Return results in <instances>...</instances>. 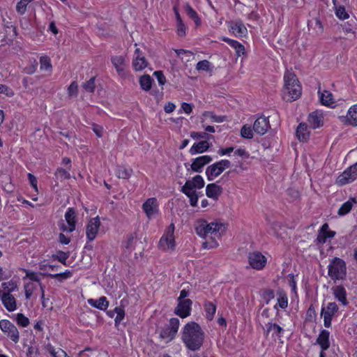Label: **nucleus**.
Returning <instances> with one entry per match:
<instances>
[{
	"label": "nucleus",
	"instance_id": "obj_55",
	"mask_svg": "<svg viewBox=\"0 0 357 357\" xmlns=\"http://www.w3.org/2000/svg\"><path fill=\"white\" fill-rule=\"evenodd\" d=\"M180 325L179 319L178 318H172L169 320V324L167 326L174 333H177Z\"/></svg>",
	"mask_w": 357,
	"mask_h": 357
},
{
	"label": "nucleus",
	"instance_id": "obj_64",
	"mask_svg": "<svg viewBox=\"0 0 357 357\" xmlns=\"http://www.w3.org/2000/svg\"><path fill=\"white\" fill-rule=\"evenodd\" d=\"M92 129L98 137H101L102 136V132H103L102 126L96 124V123H93L92 125Z\"/></svg>",
	"mask_w": 357,
	"mask_h": 357
},
{
	"label": "nucleus",
	"instance_id": "obj_58",
	"mask_svg": "<svg viewBox=\"0 0 357 357\" xmlns=\"http://www.w3.org/2000/svg\"><path fill=\"white\" fill-rule=\"evenodd\" d=\"M55 176L57 178H60L61 179H68L70 178L68 172L63 168H58L55 173Z\"/></svg>",
	"mask_w": 357,
	"mask_h": 357
},
{
	"label": "nucleus",
	"instance_id": "obj_25",
	"mask_svg": "<svg viewBox=\"0 0 357 357\" xmlns=\"http://www.w3.org/2000/svg\"><path fill=\"white\" fill-rule=\"evenodd\" d=\"M185 11L187 15L193 20L195 27H199L202 25V20L197 11L187 3L185 6Z\"/></svg>",
	"mask_w": 357,
	"mask_h": 357
},
{
	"label": "nucleus",
	"instance_id": "obj_32",
	"mask_svg": "<svg viewBox=\"0 0 357 357\" xmlns=\"http://www.w3.org/2000/svg\"><path fill=\"white\" fill-rule=\"evenodd\" d=\"M356 203H357V200L355 197L349 198V199L347 202H344L340 206V208H339V210L337 211V214L340 216H343V215H347V213H349L351 211L354 204H356Z\"/></svg>",
	"mask_w": 357,
	"mask_h": 357
},
{
	"label": "nucleus",
	"instance_id": "obj_4",
	"mask_svg": "<svg viewBox=\"0 0 357 357\" xmlns=\"http://www.w3.org/2000/svg\"><path fill=\"white\" fill-rule=\"evenodd\" d=\"M328 275L335 280L342 279L346 275L345 262L338 257H335L328 266Z\"/></svg>",
	"mask_w": 357,
	"mask_h": 357
},
{
	"label": "nucleus",
	"instance_id": "obj_36",
	"mask_svg": "<svg viewBox=\"0 0 357 357\" xmlns=\"http://www.w3.org/2000/svg\"><path fill=\"white\" fill-rule=\"evenodd\" d=\"M132 169L124 166H118L116 169V175L119 178L128 179L132 175Z\"/></svg>",
	"mask_w": 357,
	"mask_h": 357
},
{
	"label": "nucleus",
	"instance_id": "obj_52",
	"mask_svg": "<svg viewBox=\"0 0 357 357\" xmlns=\"http://www.w3.org/2000/svg\"><path fill=\"white\" fill-rule=\"evenodd\" d=\"M16 321L18 325L22 327H26L29 324V319L22 313H18L17 314Z\"/></svg>",
	"mask_w": 357,
	"mask_h": 357
},
{
	"label": "nucleus",
	"instance_id": "obj_26",
	"mask_svg": "<svg viewBox=\"0 0 357 357\" xmlns=\"http://www.w3.org/2000/svg\"><path fill=\"white\" fill-rule=\"evenodd\" d=\"M222 193V188L215 183L208 184L206 188V195L208 197L217 199Z\"/></svg>",
	"mask_w": 357,
	"mask_h": 357
},
{
	"label": "nucleus",
	"instance_id": "obj_17",
	"mask_svg": "<svg viewBox=\"0 0 357 357\" xmlns=\"http://www.w3.org/2000/svg\"><path fill=\"white\" fill-rule=\"evenodd\" d=\"M0 299L8 311L13 312L16 310V299L11 294H4L3 291L0 289Z\"/></svg>",
	"mask_w": 357,
	"mask_h": 357
},
{
	"label": "nucleus",
	"instance_id": "obj_37",
	"mask_svg": "<svg viewBox=\"0 0 357 357\" xmlns=\"http://www.w3.org/2000/svg\"><path fill=\"white\" fill-rule=\"evenodd\" d=\"M153 79H151V76L149 75H144L140 77L139 78V84L141 88L148 91L151 89L152 86Z\"/></svg>",
	"mask_w": 357,
	"mask_h": 357
},
{
	"label": "nucleus",
	"instance_id": "obj_39",
	"mask_svg": "<svg viewBox=\"0 0 357 357\" xmlns=\"http://www.w3.org/2000/svg\"><path fill=\"white\" fill-rule=\"evenodd\" d=\"M34 0H20L16 4V11L20 15L26 13L28 5Z\"/></svg>",
	"mask_w": 357,
	"mask_h": 357
},
{
	"label": "nucleus",
	"instance_id": "obj_18",
	"mask_svg": "<svg viewBox=\"0 0 357 357\" xmlns=\"http://www.w3.org/2000/svg\"><path fill=\"white\" fill-rule=\"evenodd\" d=\"M65 218L68 226L63 225V231L71 232L75 229L76 213L73 208H69L65 214Z\"/></svg>",
	"mask_w": 357,
	"mask_h": 357
},
{
	"label": "nucleus",
	"instance_id": "obj_44",
	"mask_svg": "<svg viewBox=\"0 0 357 357\" xmlns=\"http://www.w3.org/2000/svg\"><path fill=\"white\" fill-rule=\"evenodd\" d=\"M204 309L206 311V318L208 320H212L216 310L215 305L211 302H208L204 305Z\"/></svg>",
	"mask_w": 357,
	"mask_h": 357
},
{
	"label": "nucleus",
	"instance_id": "obj_12",
	"mask_svg": "<svg viewBox=\"0 0 357 357\" xmlns=\"http://www.w3.org/2000/svg\"><path fill=\"white\" fill-rule=\"evenodd\" d=\"M148 61L139 48H136L132 59V67L135 71H141L147 67Z\"/></svg>",
	"mask_w": 357,
	"mask_h": 357
},
{
	"label": "nucleus",
	"instance_id": "obj_59",
	"mask_svg": "<svg viewBox=\"0 0 357 357\" xmlns=\"http://www.w3.org/2000/svg\"><path fill=\"white\" fill-rule=\"evenodd\" d=\"M135 241L136 237L133 234L129 236V237L128 238V241L125 244L126 249L128 250L129 252L132 251L134 249V244Z\"/></svg>",
	"mask_w": 357,
	"mask_h": 357
},
{
	"label": "nucleus",
	"instance_id": "obj_51",
	"mask_svg": "<svg viewBox=\"0 0 357 357\" xmlns=\"http://www.w3.org/2000/svg\"><path fill=\"white\" fill-rule=\"evenodd\" d=\"M203 115L205 117L209 118L212 121L217 123H222L225 120V117L222 116H217L213 112H205Z\"/></svg>",
	"mask_w": 357,
	"mask_h": 357
},
{
	"label": "nucleus",
	"instance_id": "obj_15",
	"mask_svg": "<svg viewBox=\"0 0 357 357\" xmlns=\"http://www.w3.org/2000/svg\"><path fill=\"white\" fill-rule=\"evenodd\" d=\"M307 122L312 129L319 128L324 125V115L320 110H315L309 114Z\"/></svg>",
	"mask_w": 357,
	"mask_h": 357
},
{
	"label": "nucleus",
	"instance_id": "obj_35",
	"mask_svg": "<svg viewBox=\"0 0 357 357\" xmlns=\"http://www.w3.org/2000/svg\"><path fill=\"white\" fill-rule=\"evenodd\" d=\"M181 191L190 199V205L192 206H196L198 201V196L196 191L192 188H185L184 185L182 187Z\"/></svg>",
	"mask_w": 357,
	"mask_h": 357
},
{
	"label": "nucleus",
	"instance_id": "obj_14",
	"mask_svg": "<svg viewBox=\"0 0 357 357\" xmlns=\"http://www.w3.org/2000/svg\"><path fill=\"white\" fill-rule=\"evenodd\" d=\"M100 226V221L98 216L91 218L89 221L86 229V235L89 241H91L95 239L99 230Z\"/></svg>",
	"mask_w": 357,
	"mask_h": 357
},
{
	"label": "nucleus",
	"instance_id": "obj_11",
	"mask_svg": "<svg viewBox=\"0 0 357 357\" xmlns=\"http://www.w3.org/2000/svg\"><path fill=\"white\" fill-rule=\"evenodd\" d=\"M248 262L252 268L261 270L266 264V258L259 252H253L248 255Z\"/></svg>",
	"mask_w": 357,
	"mask_h": 357
},
{
	"label": "nucleus",
	"instance_id": "obj_57",
	"mask_svg": "<svg viewBox=\"0 0 357 357\" xmlns=\"http://www.w3.org/2000/svg\"><path fill=\"white\" fill-rule=\"evenodd\" d=\"M0 93H3L9 98L13 97L15 95V92L11 88L1 84H0Z\"/></svg>",
	"mask_w": 357,
	"mask_h": 357
},
{
	"label": "nucleus",
	"instance_id": "obj_21",
	"mask_svg": "<svg viewBox=\"0 0 357 357\" xmlns=\"http://www.w3.org/2000/svg\"><path fill=\"white\" fill-rule=\"evenodd\" d=\"M142 208L150 219L158 213V203L155 198L148 199L142 205Z\"/></svg>",
	"mask_w": 357,
	"mask_h": 357
},
{
	"label": "nucleus",
	"instance_id": "obj_54",
	"mask_svg": "<svg viewBox=\"0 0 357 357\" xmlns=\"http://www.w3.org/2000/svg\"><path fill=\"white\" fill-rule=\"evenodd\" d=\"M176 33L178 36L184 37L186 35L187 28L183 20L176 22Z\"/></svg>",
	"mask_w": 357,
	"mask_h": 357
},
{
	"label": "nucleus",
	"instance_id": "obj_38",
	"mask_svg": "<svg viewBox=\"0 0 357 357\" xmlns=\"http://www.w3.org/2000/svg\"><path fill=\"white\" fill-rule=\"evenodd\" d=\"M278 296V305L282 309H286L288 306V298L285 291L283 290H279L277 292Z\"/></svg>",
	"mask_w": 357,
	"mask_h": 357
},
{
	"label": "nucleus",
	"instance_id": "obj_41",
	"mask_svg": "<svg viewBox=\"0 0 357 357\" xmlns=\"http://www.w3.org/2000/svg\"><path fill=\"white\" fill-rule=\"evenodd\" d=\"M46 349L53 357H68L67 354L60 348L55 349L51 344H47Z\"/></svg>",
	"mask_w": 357,
	"mask_h": 357
},
{
	"label": "nucleus",
	"instance_id": "obj_29",
	"mask_svg": "<svg viewBox=\"0 0 357 357\" xmlns=\"http://www.w3.org/2000/svg\"><path fill=\"white\" fill-rule=\"evenodd\" d=\"M209 147V143L206 140L199 141L195 143L190 148V152L191 154L202 153L207 151Z\"/></svg>",
	"mask_w": 357,
	"mask_h": 357
},
{
	"label": "nucleus",
	"instance_id": "obj_23",
	"mask_svg": "<svg viewBox=\"0 0 357 357\" xmlns=\"http://www.w3.org/2000/svg\"><path fill=\"white\" fill-rule=\"evenodd\" d=\"M344 119V121L343 122L344 124L354 127L357 126V103L349 108L347 116Z\"/></svg>",
	"mask_w": 357,
	"mask_h": 357
},
{
	"label": "nucleus",
	"instance_id": "obj_43",
	"mask_svg": "<svg viewBox=\"0 0 357 357\" xmlns=\"http://www.w3.org/2000/svg\"><path fill=\"white\" fill-rule=\"evenodd\" d=\"M40 68L41 70H50V71L52 70V65L51 59L48 56H47V55L42 56L40 58Z\"/></svg>",
	"mask_w": 357,
	"mask_h": 357
},
{
	"label": "nucleus",
	"instance_id": "obj_56",
	"mask_svg": "<svg viewBox=\"0 0 357 357\" xmlns=\"http://www.w3.org/2000/svg\"><path fill=\"white\" fill-rule=\"evenodd\" d=\"M77 93L78 84L76 81H73L68 88V94L69 96H77Z\"/></svg>",
	"mask_w": 357,
	"mask_h": 357
},
{
	"label": "nucleus",
	"instance_id": "obj_22",
	"mask_svg": "<svg viewBox=\"0 0 357 357\" xmlns=\"http://www.w3.org/2000/svg\"><path fill=\"white\" fill-rule=\"evenodd\" d=\"M222 41L225 42L228 44L231 47H232L235 52L236 55L239 57L241 56H244L246 54V51L244 45L241 44L240 42L231 39L229 38L225 37L222 38Z\"/></svg>",
	"mask_w": 357,
	"mask_h": 357
},
{
	"label": "nucleus",
	"instance_id": "obj_28",
	"mask_svg": "<svg viewBox=\"0 0 357 357\" xmlns=\"http://www.w3.org/2000/svg\"><path fill=\"white\" fill-rule=\"evenodd\" d=\"M296 134L301 142H306L310 137L307 125L305 123H301L296 129Z\"/></svg>",
	"mask_w": 357,
	"mask_h": 357
},
{
	"label": "nucleus",
	"instance_id": "obj_63",
	"mask_svg": "<svg viewBox=\"0 0 357 357\" xmlns=\"http://www.w3.org/2000/svg\"><path fill=\"white\" fill-rule=\"evenodd\" d=\"M69 257V254L68 252H64L62 251L59 252L58 255L56 256V259L59 261L66 265V261Z\"/></svg>",
	"mask_w": 357,
	"mask_h": 357
},
{
	"label": "nucleus",
	"instance_id": "obj_53",
	"mask_svg": "<svg viewBox=\"0 0 357 357\" xmlns=\"http://www.w3.org/2000/svg\"><path fill=\"white\" fill-rule=\"evenodd\" d=\"M114 312L116 314V317L114 319L115 324H118L125 317V311L123 307H116Z\"/></svg>",
	"mask_w": 357,
	"mask_h": 357
},
{
	"label": "nucleus",
	"instance_id": "obj_48",
	"mask_svg": "<svg viewBox=\"0 0 357 357\" xmlns=\"http://www.w3.org/2000/svg\"><path fill=\"white\" fill-rule=\"evenodd\" d=\"M335 15L336 17L341 20H344L349 18V15L346 11V9L344 6H339L335 9Z\"/></svg>",
	"mask_w": 357,
	"mask_h": 357
},
{
	"label": "nucleus",
	"instance_id": "obj_8",
	"mask_svg": "<svg viewBox=\"0 0 357 357\" xmlns=\"http://www.w3.org/2000/svg\"><path fill=\"white\" fill-rule=\"evenodd\" d=\"M0 328L14 342H18L20 340L19 332L16 326L13 323L6 319L1 320Z\"/></svg>",
	"mask_w": 357,
	"mask_h": 357
},
{
	"label": "nucleus",
	"instance_id": "obj_24",
	"mask_svg": "<svg viewBox=\"0 0 357 357\" xmlns=\"http://www.w3.org/2000/svg\"><path fill=\"white\" fill-rule=\"evenodd\" d=\"M329 336L328 331L324 329L320 331L316 340V343L319 345L322 350H327L330 347Z\"/></svg>",
	"mask_w": 357,
	"mask_h": 357
},
{
	"label": "nucleus",
	"instance_id": "obj_5",
	"mask_svg": "<svg viewBox=\"0 0 357 357\" xmlns=\"http://www.w3.org/2000/svg\"><path fill=\"white\" fill-rule=\"evenodd\" d=\"M174 225L171 224L166 229L165 234L159 241V248L162 250H174L175 247L174 241Z\"/></svg>",
	"mask_w": 357,
	"mask_h": 357
},
{
	"label": "nucleus",
	"instance_id": "obj_50",
	"mask_svg": "<svg viewBox=\"0 0 357 357\" xmlns=\"http://www.w3.org/2000/svg\"><path fill=\"white\" fill-rule=\"evenodd\" d=\"M253 128L250 126L244 125L241 129V135L242 137L245 139H252L253 137Z\"/></svg>",
	"mask_w": 357,
	"mask_h": 357
},
{
	"label": "nucleus",
	"instance_id": "obj_19",
	"mask_svg": "<svg viewBox=\"0 0 357 357\" xmlns=\"http://www.w3.org/2000/svg\"><path fill=\"white\" fill-rule=\"evenodd\" d=\"M269 127V121L264 116L258 117L253 123V130L260 135H264Z\"/></svg>",
	"mask_w": 357,
	"mask_h": 357
},
{
	"label": "nucleus",
	"instance_id": "obj_20",
	"mask_svg": "<svg viewBox=\"0 0 357 357\" xmlns=\"http://www.w3.org/2000/svg\"><path fill=\"white\" fill-rule=\"evenodd\" d=\"M317 93L321 105L331 108L334 107L335 100L333 95L331 91L328 90L321 91L319 87Z\"/></svg>",
	"mask_w": 357,
	"mask_h": 357
},
{
	"label": "nucleus",
	"instance_id": "obj_47",
	"mask_svg": "<svg viewBox=\"0 0 357 357\" xmlns=\"http://www.w3.org/2000/svg\"><path fill=\"white\" fill-rule=\"evenodd\" d=\"M96 77H92L82 84L83 89L89 93H93L96 89Z\"/></svg>",
	"mask_w": 357,
	"mask_h": 357
},
{
	"label": "nucleus",
	"instance_id": "obj_16",
	"mask_svg": "<svg viewBox=\"0 0 357 357\" xmlns=\"http://www.w3.org/2000/svg\"><path fill=\"white\" fill-rule=\"evenodd\" d=\"M111 61L118 75L122 78L127 77L128 72L125 69V57L123 56H113L111 58Z\"/></svg>",
	"mask_w": 357,
	"mask_h": 357
},
{
	"label": "nucleus",
	"instance_id": "obj_30",
	"mask_svg": "<svg viewBox=\"0 0 357 357\" xmlns=\"http://www.w3.org/2000/svg\"><path fill=\"white\" fill-rule=\"evenodd\" d=\"M204 179L199 175L195 176L192 180H188L184 185L185 188H192V190L195 188L201 189L204 187Z\"/></svg>",
	"mask_w": 357,
	"mask_h": 357
},
{
	"label": "nucleus",
	"instance_id": "obj_33",
	"mask_svg": "<svg viewBox=\"0 0 357 357\" xmlns=\"http://www.w3.org/2000/svg\"><path fill=\"white\" fill-rule=\"evenodd\" d=\"M210 161L211 158H195L190 167L194 172H200L203 167Z\"/></svg>",
	"mask_w": 357,
	"mask_h": 357
},
{
	"label": "nucleus",
	"instance_id": "obj_13",
	"mask_svg": "<svg viewBox=\"0 0 357 357\" xmlns=\"http://www.w3.org/2000/svg\"><path fill=\"white\" fill-rule=\"evenodd\" d=\"M177 301L178 305L174 310V313L183 319L190 316L192 301L190 299Z\"/></svg>",
	"mask_w": 357,
	"mask_h": 357
},
{
	"label": "nucleus",
	"instance_id": "obj_62",
	"mask_svg": "<svg viewBox=\"0 0 357 357\" xmlns=\"http://www.w3.org/2000/svg\"><path fill=\"white\" fill-rule=\"evenodd\" d=\"M274 291L271 289H266L263 293V298L266 301L267 304L274 298Z\"/></svg>",
	"mask_w": 357,
	"mask_h": 357
},
{
	"label": "nucleus",
	"instance_id": "obj_34",
	"mask_svg": "<svg viewBox=\"0 0 357 357\" xmlns=\"http://www.w3.org/2000/svg\"><path fill=\"white\" fill-rule=\"evenodd\" d=\"M266 332L267 333H271L272 336L280 338L282 336V333L284 332L282 328H281L279 325L273 323H268L266 324Z\"/></svg>",
	"mask_w": 357,
	"mask_h": 357
},
{
	"label": "nucleus",
	"instance_id": "obj_42",
	"mask_svg": "<svg viewBox=\"0 0 357 357\" xmlns=\"http://www.w3.org/2000/svg\"><path fill=\"white\" fill-rule=\"evenodd\" d=\"M329 229V226H328V223H324L321 226V227L320 228V229L319 231L317 237V241L319 243L324 244L326 243V239H327V238L326 236V234L327 229Z\"/></svg>",
	"mask_w": 357,
	"mask_h": 357
},
{
	"label": "nucleus",
	"instance_id": "obj_3",
	"mask_svg": "<svg viewBox=\"0 0 357 357\" xmlns=\"http://www.w3.org/2000/svg\"><path fill=\"white\" fill-rule=\"evenodd\" d=\"M284 89L287 91V101L298 99L302 94V87L296 75L293 72H287L284 75Z\"/></svg>",
	"mask_w": 357,
	"mask_h": 357
},
{
	"label": "nucleus",
	"instance_id": "obj_9",
	"mask_svg": "<svg viewBox=\"0 0 357 357\" xmlns=\"http://www.w3.org/2000/svg\"><path fill=\"white\" fill-rule=\"evenodd\" d=\"M337 310L338 307L334 302L328 303L326 307H322L321 315L324 317V324L326 328L331 326L332 319Z\"/></svg>",
	"mask_w": 357,
	"mask_h": 357
},
{
	"label": "nucleus",
	"instance_id": "obj_6",
	"mask_svg": "<svg viewBox=\"0 0 357 357\" xmlns=\"http://www.w3.org/2000/svg\"><path fill=\"white\" fill-rule=\"evenodd\" d=\"M229 165L230 162L228 160H222L208 166L206 171L208 179L210 181L213 180L215 177L218 176L224 170L227 169Z\"/></svg>",
	"mask_w": 357,
	"mask_h": 357
},
{
	"label": "nucleus",
	"instance_id": "obj_49",
	"mask_svg": "<svg viewBox=\"0 0 357 357\" xmlns=\"http://www.w3.org/2000/svg\"><path fill=\"white\" fill-rule=\"evenodd\" d=\"M38 66V63L37 60L36 59H33V60L30 61V63L25 67L24 71L28 75H32L36 71Z\"/></svg>",
	"mask_w": 357,
	"mask_h": 357
},
{
	"label": "nucleus",
	"instance_id": "obj_46",
	"mask_svg": "<svg viewBox=\"0 0 357 357\" xmlns=\"http://www.w3.org/2000/svg\"><path fill=\"white\" fill-rule=\"evenodd\" d=\"M1 287L3 288L1 290L4 294H11L17 289V284L11 280L7 282H3Z\"/></svg>",
	"mask_w": 357,
	"mask_h": 357
},
{
	"label": "nucleus",
	"instance_id": "obj_45",
	"mask_svg": "<svg viewBox=\"0 0 357 357\" xmlns=\"http://www.w3.org/2000/svg\"><path fill=\"white\" fill-rule=\"evenodd\" d=\"M176 335V333H173L171 329H169L168 327L162 329L160 333V337L162 339H164L166 340V342H169L172 340Z\"/></svg>",
	"mask_w": 357,
	"mask_h": 357
},
{
	"label": "nucleus",
	"instance_id": "obj_60",
	"mask_svg": "<svg viewBox=\"0 0 357 357\" xmlns=\"http://www.w3.org/2000/svg\"><path fill=\"white\" fill-rule=\"evenodd\" d=\"M153 75L155 77V78L157 79L158 82L160 86H163L166 83V77L164 75L162 71H161V70L155 71Z\"/></svg>",
	"mask_w": 357,
	"mask_h": 357
},
{
	"label": "nucleus",
	"instance_id": "obj_2",
	"mask_svg": "<svg viewBox=\"0 0 357 357\" xmlns=\"http://www.w3.org/2000/svg\"><path fill=\"white\" fill-rule=\"evenodd\" d=\"M181 340L188 349L197 351L204 343V332L198 324L190 321L183 327Z\"/></svg>",
	"mask_w": 357,
	"mask_h": 357
},
{
	"label": "nucleus",
	"instance_id": "obj_40",
	"mask_svg": "<svg viewBox=\"0 0 357 357\" xmlns=\"http://www.w3.org/2000/svg\"><path fill=\"white\" fill-rule=\"evenodd\" d=\"M213 68V64L208 60L199 61L196 65V70L198 71H211Z\"/></svg>",
	"mask_w": 357,
	"mask_h": 357
},
{
	"label": "nucleus",
	"instance_id": "obj_1",
	"mask_svg": "<svg viewBox=\"0 0 357 357\" xmlns=\"http://www.w3.org/2000/svg\"><path fill=\"white\" fill-rule=\"evenodd\" d=\"M195 230L198 236L206 240L202 243V248L211 249L218 246V240L225 234L226 227L220 222L208 223L204 219H198L195 222Z\"/></svg>",
	"mask_w": 357,
	"mask_h": 357
},
{
	"label": "nucleus",
	"instance_id": "obj_31",
	"mask_svg": "<svg viewBox=\"0 0 357 357\" xmlns=\"http://www.w3.org/2000/svg\"><path fill=\"white\" fill-rule=\"evenodd\" d=\"M88 303L91 306L101 310H105L109 305V302L107 301L105 296H101L99 299L97 300L90 298L88 300Z\"/></svg>",
	"mask_w": 357,
	"mask_h": 357
},
{
	"label": "nucleus",
	"instance_id": "obj_61",
	"mask_svg": "<svg viewBox=\"0 0 357 357\" xmlns=\"http://www.w3.org/2000/svg\"><path fill=\"white\" fill-rule=\"evenodd\" d=\"M24 271L26 273V278L30 279V280L32 282H37L40 283V279L36 273L27 270H24Z\"/></svg>",
	"mask_w": 357,
	"mask_h": 357
},
{
	"label": "nucleus",
	"instance_id": "obj_27",
	"mask_svg": "<svg viewBox=\"0 0 357 357\" xmlns=\"http://www.w3.org/2000/svg\"><path fill=\"white\" fill-rule=\"evenodd\" d=\"M333 290L335 298L341 302L343 305H347L348 304V301L347 300V292L344 287L341 285H338L333 287Z\"/></svg>",
	"mask_w": 357,
	"mask_h": 357
},
{
	"label": "nucleus",
	"instance_id": "obj_10",
	"mask_svg": "<svg viewBox=\"0 0 357 357\" xmlns=\"http://www.w3.org/2000/svg\"><path fill=\"white\" fill-rule=\"evenodd\" d=\"M228 28L229 31L236 37H246L248 35V29L240 19L229 22Z\"/></svg>",
	"mask_w": 357,
	"mask_h": 357
},
{
	"label": "nucleus",
	"instance_id": "obj_7",
	"mask_svg": "<svg viewBox=\"0 0 357 357\" xmlns=\"http://www.w3.org/2000/svg\"><path fill=\"white\" fill-rule=\"evenodd\" d=\"M357 178V163L350 166L336 180L338 185L342 186L353 182Z\"/></svg>",
	"mask_w": 357,
	"mask_h": 357
}]
</instances>
